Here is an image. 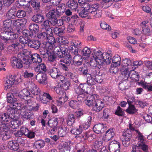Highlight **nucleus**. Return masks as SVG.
Masks as SVG:
<instances>
[{
    "instance_id": "1",
    "label": "nucleus",
    "mask_w": 152,
    "mask_h": 152,
    "mask_svg": "<svg viewBox=\"0 0 152 152\" xmlns=\"http://www.w3.org/2000/svg\"><path fill=\"white\" fill-rule=\"evenodd\" d=\"M29 56L25 53H21L18 54L17 58L13 57L11 59V63L14 68L21 69L23 67V64L29 66L30 65L29 60Z\"/></svg>"
},
{
    "instance_id": "2",
    "label": "nucleus",
    "mask_w": 152,
    "mask_h": 152,
    "mask_svg": "<svg viewBox=\"0 0 152 152\" xmlns=\"http://www.w3.org/2000/svg\"><path fill=\"white\" fill-rule=\"evenodd\" d=\"M11 30H4V31L0 34V38L3 42L6 44L10 42L11 40L17 39L16 34H15Z\"/></svg>"
},
{
    "instance_id": "3",
    "label": "nucleus",
    "mask_w": 152,
    "mask_h": 152,
    "mask_svg": "<svg viewBox=\"0 0 152 152\" xmlns=\"http://www.w3.org/2000/svg\"><path fill=\"white\" fill-rule=\"evenodd\" d=\"M0 118L4 122H7L9 126L12 129H17L18 127L17 122L13 120L8 114L6 113L0 114Z\"/></svg>"
},
{
    "instance_id": "4",
    "label": "nucleus",
    "mask_w": 152,
    "mask_h": 152,
    "mask_svg": "<svg viewBox=\"0 0 152 152\" xmlns=\"http://www.w3.org/2000/svg\"><path fill=\"white\" fill-rule=\"evenodd\" d=\"M93 51L92 55L94 61L96 62V65H101L103 52L97 49L94 50Z\"/></svg>"
},
{
    "instance_id": "5",
    "label": "nucleus",
    "mask_w": 152,
    "mask_h": 152,
    "mask_svg": "<svg viewBox=\"0 0 152 152\" xmlns=\"http://www.w3.org/2000/svg\"><path fill=\"white\" fill-rule=\"evenodd\" d=\"M43 47L46 49V51H43L42 50H39V53L40 56L43 58H45L47 57L48 55L50 53V50L53 48V47L49 43L46 44L44 45Z\"/></svg>"
},
{
    "instance_id": "6",
    "label": "nucleus",
    "mask_w": 152,
    "mask_h": 152,
    "mask_svg": "<svg viewBox=\"0 0 152 152\" xmlns=\"http://www.w3.org/2000/svg\"><path fill=\"white\" fill-rule=\"evenodd\" d=\"M25 102L26 105L23 106L21 107L23 108L30 111H36L38 110L39 106L38 104H36V106H35L32 104L31 100L30 99H28L27 101Z\"/></svg>"
},
{
    "instance_id": "7",
    "label": "nucleus",
    "mask_w": 152,
    "mask_h": 152,
    "mask_svg": "<svg viewBox=\"0 0 152 152\" xmlns=\"http://www.w3.org/2000/svg\"><path fill=\"white\" fill-rule=\"evenodd\" d=\"M27 42L28 46L29 48L35 50H38L39 48L41 43L39 41L34 39H27Z\"/></svg>"
},
{
    "instance_id": "8",
    "label": "nucleus",
    "mask_w": 152,
    "mask_h": 152,
    "mask_svg": "<svg viewBox=\"0 0 152 152\" xmlns=\"http://www.w3.org/2000/svg\"><path fill=\"white\" fill-rule=\"evenodd\" d=\"M109 53H103L102 60V64H109L111 63L112 60V54L110 52L111 51H109Z\"/></svg>"
},
{
    "instance_id": "9",
    "label": "nucleus",
    "mask_w": 152,
    "mask_h": 152,
    "mask_svg": "<svg viewBox=\"0 0 152 152\" xmlns=\"http://www.w3.org/2000/svg\"><path fill=\"white\" fill-rule=\"evenodd\" d=\"M14 75H9L8 77H6L4 87L5 89H7L10 88L12 85L15 83Z\"/></svg>"
},
{
    "instance_id": "10",
    "label": "nucleus",
    "mask_w": 152,
    "mask_h": 152,
    "mask_svg": "<svg viewBox=\"0 0 152 152\" xmlns=\"http://www.w3.org/2000/svg\"><path fill=\"white\" fill-rule=\"evenodd\" d=\"M45 17L42 13H35L31 18V20L36 23H41L44 20Z\"/></svg>"
},
{
    "instance_id": "11",
    "label": "nucleus",
    "mask_w": 152,
    "mask_h": 152,
    "mask_svg": "<svg viewBox=\"0 0 152 152\" xmlns=\"http://www.w3.org/2000/svg\"><path fill=\"white\" fill-rule=\"evenodd\" d=\"M30 95V93L29 91L26 89H24L19 92L18 96L20 99H24L25 102L28 99V98Z\"/></svg>"
},
{
    "instance_id": "12",
    "label": "nucleus",
    "mask_w": 152,
    "mask_h": 152,
    "mask_svg": "<svg viewBox=\"0 0 152 152\" xmlns=\"http://www.w3.org/2000/svg\"><path fill=\"white\" fill-rule=\"evenodd\" d=\"M39 97L41 102L46 104L49 100H51L52 98L49 94L41 93L39 95Z\"/></svg>"
},
{
    "instance_id": "13",
    "label": "nucleus",
    "mask_w": 152,
    "mask_h": 152,
    "mask_svg": "<svg viewBox=\"0 0 152 152\" xmlns=\"http://www.w3.org/2000/svg\"><path fill=\"white\" fill-rule=\"evenodd\" d=\"M104 125L102 123H100L94 125L93 128V131L97 134L102 133L104 132Z\"/></svg>"
},
{
    "instance_id": "14",
    "label": "nucleus",
    "mask_w": 152,
    "mask_h": 152,
    "mask_svg": "<svg viewBox=\"0 0 152 152\" xmlns=\"http://www.w3.org/2000/svg\"><path fill=\"white\" fill-rule=\"evenodd\" d=\"M35 71L38 73H45L47 71L45 64L44 63L39 64L35 67Z\"/></svg>"
},
{
    "instance_id": "15",
    "label": "nucleus",
    "mask_w": 152,
    "mask_h": 152,
    "mask_svg": "<svg viewBox=\"0 0 152 152\" xmlns=\"http://www.w3.org/2000/svg\"><path fill=\"white\" fill-rule=\"evenodd\" d=\"M115 129H110L107 130L106 132L105 140L106 141H108L113 138L115 134Z\"/></svg>"
},
{
    "instance_id": "16",
    "label": "nucleus",
    "mask_w": 152,
    "mask_h": 152,
    "mask_svg": "<svg viewBox=\"0 0 152 152\" xmlns=\"http://www.w3.org/2000/svg\"><path fill=\"white\" fill-rule=\"evenodd\" d=\"M20 115L23 118L27 119H31L32 118V114L30 112L27 111L22 107L20 108Z\"/></svg>"
},
{
    "instance_id": "17",
    "label": "nucleus",
    "mask_w": 152,
    "mask_h": 152,
    "mask_svg": "<svg viewBox=\"0 0 152 152\" xmlns=\"http://www.w3.org/2000/svg\"><path fill=\"white\" fill-rule=\"evenodd\" d=\"M50 75L51 77L54 79H56L57 76L61 72L58 68L53 67L50 69L49 70Z\"/></svg>"
},
{
    "instance_id": "18",
    "label": "nucleus",
    "mask_w": 152,
    "mask_h": 152,
    "mask_svg": "<svg viewBox=\"0 0 152 152\" xmlns=\"http://www.w3.org/2000/svg\"><path fill=\"white\" fill-rule=\"evenodd\" d=\"M31 58V59L34 63L38 62V63L42 62V59L40 55L37 53L33 54L30 55V57L29 56V58Z\"/></svg>"
},
{
    "instance_id": "19",
    "label": "nucleus",
    "mask_w": 152,
    "mask_h": 152,
    "mask_svg": "<svg viewBox=\"0 0 152 152\" xmlns=\"http://www.w3.org/2000/svg\"><path fill=\"white\" fill-rule=\"evenodd\" d=\"M121 73V77L123 78V81L128 80L130 79V72H129L127 68H126L124 70H123L122 69Z\"/></svg>"
},
{
    "instance_id": "20",
    "label": "nucleus",
    "mask_w": 152,
    "mask_h": 152,
    "mask_svg": "<svg viewBox=\"0 0 152 152\" xmlns=\"http://www.w3.org/2000/svg\"><path fill=\"white\" fill-rule=\"evenodd\" d=\"M73 64L75 66H78L81 65L82 64L83 59L80 55H76L73 58Z\"/></svg>"
},
{
    "instance_id": "21",
    "label": "nucleus",
    "mask_w": 152,
    "mask_h": 152,
    "mask_svg": "<svg viewBox=\"0 0 152 152\" xmlns=\"http://www.w3.org/2000/svg\"><path fill=\"white\" fill-rule=\"evenodd\" d=\"M96 98L94 95H91L89 98H87L85 103L86 105L88 106H93L95 103Z\"/></svg>"
},
{
    "instance_id": "22",
    "label": "nucleus",
    "mask_w": 152,
    "mask_h": 152,
    "mask_svg": "<svg viewBox=\"0 0 152 152\" xmlns=\"http://www.w3.org/2000/svg\"><path fill=\"white\" fill-rule=\"evenodd\" d=\"M66 6L72 10H76L78 5L77 2L75 0H69L66 3Z\"/></svg>"
},
{
    "instance_id": "23",
    "label": "nucleus",
    "mask_w": 152,
    "mask_h": 152,
    "mask_svg": "<svg viewBox=\"0 0 152 152\" xmlns=\"http://www.w3.org/2000/svg\"><path fill=\"white\" fill-rule=\"evenodd\" d=\"M45 145V141L40 139L36 140L33 144L34 146L38 149H40L43 148Z\"/></svg>"
},
{
    "instance_id": "24",
    "label": "nucleus",
    "mask_w": 152,
    "mask_h": 152,
    "mask_svg": "<svg viewBox=\"0 0 152 152\" xmlns=\"http://www.w3.org/2000/svg\"><path fill=\"white\" fill-rule=\"evenodd\" d=\"M6 130L1 131L0 133V137L3 140H7L10 139L11 137L10 131Z\"/></svg>"
},
{
    "instance_id": "25",
    "label": "nucleus",
    "mask_w": 152,
    "mask_h": 152,
    "mask_svg": "<svg viewBox=\"0 0 152 152\" xmlns=\"http://www.w3.org/2000/svg\"><path fill=\"white\" fill-rule=\"evenodd\" d=\"M27 22V20L25 18L17 19L13 22V25L15 26H23Z\"/></svg>"
},
{
    "instance_id": "26",
    "label": "nucleus",
    "mask_w": 152,
    "mask_h": 152,
    "mask_svg": "<svg viewBox=\"0 0 152 152\" xmlns=\"http://www.w3.org/2000/svg\"><path fill=\"white\" fill-rule=\"evenodd\" d=\"M36 79L40 83H44L47 80L46 76L44 73H38L36 75Z\"/></svg>"
},
{
    "instance_id": "27",
    "label": "nucleus",
    "mask_w": 152,
    "mask_h": 152,
    "mask_svg": "<svg viewBox=\"0 0 152 152\" xmlns=\"http://www.w3.org/2000/svg\"><path fill=\"white\" fill-rule=\"evenodd\" d=\"M55 46L53 47L54 52L56 54L57 57L60 58H64V55L61 51V46L58 45Z\"/></svg>"
},
{
    "instance_id": "28",
    "label": "nucleus",
    "mask_w": 152,
    "mask_h": 152,
    "mask_svg": "<svg viewBox=\"0 0 152 152\" xmlns=\"http://www.w3.org/2000/svg\"><path fill=\"white\" fill-rule=\"evenodd\" d=\"M30 91L32 94L34 95H37L41 93L40 89L34 84L31 85Z\"/></svg>"
},
{
    "instance_id": "29",
    "label": "nucleus",
    "mask_w": 152,
    "mask_h": 152,
    "mask_svg": "<svg viewBox=\"0 0 152 152\" xmlns=\"http://www.w3.org/2000/svg\"><path fill=\"white\" fill-rule=\"evenodd\" d=\"M16 13L15 9L14 8H11L7 12L6 16L8 19H14L16 17Z\"/></svg>"
},
{
    "instance_id": "30",
    "label": "nucleus",
    "mask_w": 152,
    "mask_h": 152,
    "mask_svg": "<svg viewBox=\"0 0 152 152\" xmlns=\"http://www.w3.org/2000/svg\"><path fill=\"white\" fill-rule=\"evenodd\" d=\"M12 23V20L10 19H8L3 21V27L4 30H12V28L11 25Z\"/></svg>"
},
{
    "instance_id": "31",
    "label": "nucleus",
    "mask_w": 152,
    "mask_h": 152,
    "mask_svg": "<svg viewBox=\"0 0 152 152\" xmlns=\"http://www.w3.org/2000/svg\"><path fill=\"white\" fill-rule=\"evenodd\" d=\"M139 84L140 85L144 88L147 89L148 91H152V85L147 83L143 80L140 81L138 82Z\"/></svg>"
},
{
    "instance_id": "32",
    "label": "nucleus",
    "mask_w": 152,
    "mask_h": 152,
    "mask_svg": "<svg viewBox=\"0 0 152 152\" xmlns=\"http://www.w3.org/2000/svg\"><path fill=\"white\" fill-rule=\"evenodd\" d=\"M69 130L67 127H61L58 129V134L61 137H64Z\"/></svg>"
},
{
    "instance_id": "33",
    "label": "nucleus",
    "mask_w": 152,
    "mask_h": 152,
    "mask_svg": "<svg viewBox=\"0 0 152 152\" xmlns=\"http://www.w3.org/2000/svg\"><path fill=\"white\" fill-rule=\"evenodd\" d=\"M39 26L36 23H31L29 26V29L33 34H36L39 30Z\"/></svg>"
},
{
    "instance_id": "34",
    "label": "nucleus",
    "mask_w": 152,
    "mask_h": 152,
    "mask_svg": "<svg viewBox=\"0 0 152 152\" xmlns=\"http://www.w3.org/2000/svg\"><path fill=\"white\" fill-rule=\"evenodd\" d=\"M65 29L63 26L61 28L55 27L53 29L54 32L56 35L61 36L64 34Z\"/></svg>"
},
{
    "instance_id": "35",
    "label": "nucleus",
    "mask_w": 152,
    "mask_h": 152,
    "mask_svg": "<svg viewBox=\"0 0 152 152\" xmlns=\"http://www.w3.org/2000/svg\"><path fill=\"white\" fill-rule=\"evenodd\" d=\"M8 145L9 148L11 150L17 151L19 148V144L15 141H10Z\"/></svg>"
},
{
    "instance_id": "36",
    "label": "nucleus",
    "mask_w": 152,
    "mask_h": 152,
    "mask_svg": "<svg viewBox=\"0 0 152 152\" xmlns=\"http://www.w3.org/2000/svg\"><path fill=\"white\" fill-rule=\"evenodd\" d=\"M23 35L25 37H27V39H31L34 38L36 36L34 34L33 32L30 31L28 30H23Z\"/></svg>"
},
{
    "instance_id": "37",
    "label": "nucleus",
    "mask_w": 152,
    "mask_h": 152,
    "mask_svg": "<svg viewBox=\"0 0 152 152\" xmlns=\"http://www.w3.org/2000/svg\"><path fill=\"white\" fill-rule=\"evenodd\" d=\"M75 117L73 114H69L68 116L67 120V124L68 126H73L75 123Z\"/></svg>"
},
{
    "instance_id": "38",
    "label": "nucleus",
    "mask_w": 152,
    "mask_h": 152,
    "mask_svg": "<svg viewBox=\"0 0 152 152\" xmlns=\"http://www.w3.org/2000/svg\"><path fill=\"white\" fill-rule=\"evenodd\" d=\"M6 44L9 45L10 47H12L15 49L18 48L20 45V43L17 42L15 39L11 40L10 42L7 43Z\"/></svg>"
},
{
    "instance_id": "39",
    "label": "nucleus",
    "mask_w": 152,
    "mask_h": 152,
    "mask_svg": "<svg viewBox=\"0 0 152 152\" xmlns=\"http://www.w3.org/2000/svg\"><path fill=\"white\" fill-rule=\"evenodd\" d=\"M135 147H137L139 149L142 150L143 152H147L148 149V145L145 144V142L141 143V144H137L136 145L134 146Z\"/></svg>"
},
{
    "instance_id": "40",
    "label": "nucleus",
    "mask_w": 152,
    "mask_h": 152,
    "mask_svg": "<svg viewBox=\"0 0 152 152\" xmlns=\"http://www.w3.org/2000/svg\"><path fill=\"white\" fill-rule=\"evenodd\" d=\"M121 59V57L118 56H114L112 60V65L115 66H117L120 65Z\"/></svg>"
},
{
    "instance_id": "41",
    "label": "nucleus",
    "mask_w": 152,
    "mask_h": 152,
    "mask_svg": "<svg viewBox=\"0 0 152 152\" xmlns=\"http://www.w3.org/2000/svg\"><path fill=\"white\" fill-rule=\"evenodd\" d=\"M58 122L57 118H53L49 120L47 123L48 125L50 127H56Z\"/></svg>"
},
{
    "instance_id": "42",
    "label": "nucleus",
    "mask_w": 152,
    "mask_h": 152,
    "mask_svg": "<svg viewBox=\"0 0 152 152\" xmlns=\"http://www.w3.org/2000/svg\"><path fill=\"white\" fill-rule=\"evenodd\" d=\"M130 79H132L133 81H137L139 80V76L138 73L134 71H130Z\"/></svg>"
},
{
    "instance_id": "43",
    "label": "nucleus",
    "mask_w": 152,
    "mask_h": 152,
    "mask_svg": "<svg viewBox=\"0 0 152 152\" xmlns=\"http://www.w3.org/2000/svg\"><path fill=\"white\" fill-rule=\"evenodd\" d=\"M87 84L89 86H93L95 84V80L93 78L91 74H88L87 75Z\"/></svg>"
},
{
    "instance_id": "44",
    "label": "nucleus",
    "mask_w": 152,
    "mask_h": 152,
    "mask_svg": "<svg viewBox=\"0 0 152 152\" xmlns=\"http://www.w3.org/2000/svg\"><path fill=\"white\" fill-rule=\"evenodd\" d=\"M64 57L65 58L63 60V61L67 66H69L70 64L72 65H73L72 57L71 55H69L68 56H65L64 58Z\"/></svg>"
},
{
    "instance_id": "45",
    "label": "nucleus",
    "mask_w": 152,
    "mask_h": 152,
    "mask_svg": "<svg viewBox=\"0 0 152 152\" xmlns=\"http://www.w3.org/2000/svg\"><path fill=\"white\" fill-rule=\"evenodd\" d=\"M83 94L84 93L88 94H91V88L90 87H88L86 84H81Z\"/></svg>"
},
{
    "instance_id": "46",
    "label": "nucleus",
    "mask_w": 152,
    "mask_h": 152,
    "mask_svg": "<svg viewBox=\"0 0 152 152\" xmlns=\"http://www.w3.org/2000/svg\"><path fill=\"white\" fill-rule=\"evenodd\" d=\"M136 133L137 134L136 137L138 141L137 144H141L145 142L144 137L142 134L139 131H136Z\"/></svg>"
},
{
    "instance_id": "47",
    "label": "nucleus",
    "mask_w": 152,
    "mask_h": 152,
    "mask_svg": "<svg viewBox=\"0 0 152 152\" xmlns=\"http://www.w3.org/2000/svg\"><path fill=\"white\" fill-rule=\"evenodd\" d=\"M37 37L40 40L44 41L47 38V34L45 32H41L37 34Z\"/></svg>"
},
{
    "instance_id": "48",
    "label": "nucleus",
    "mask_w": 152,
    "mask_h": 152,
    "mask_svg": "<svg viewBox=\"0 0 152 152\" xmlns=\"http://www.w3.org/2000/svg\"><path fill=\"white\" fill-rule=\"evenodd\" d=\"M137 110L134 106L132 104H129V107L126 110V111L129 114H133Z\"/></svg>"
},
{
    "instance_id": "49",
    "label": "nucleus",
    "mask_w": 152,
    "mask_h": 152,
    "mask_svg": "<svg viewBox=\"0 0 152 152\" xmlns=\"http://www.w3.org/2000/svg\"><path fill=\"white\" fill-rule=\"evenodd\" d=\"M79 3L81 4V6L82 8V10H86L89 12L91 6L88 3L84 1L83 3Z\"/></svg>"
},
{
    "instance_id": "50",
    "label": "nucleus",
    "mask_w": 152,
    "mask_h": 152,
    "mask_svg": "<svg viewBox=\"0 0 152 152\" xmlns=\"http://www.w3.org/2000/svg\"><path fill=\"white\" fill-rule=\"evenodd\" d=\"M83 131L81 125L79 126V128L76 129H73L70 130V132L75 135H78L80 134Z\"/></svg>"
},
{
    "instance_id": "51",
    "label": "nucleus",
    "mask_w": 152,
    "mask_h": 152,
    "mask_svg": "<svg viewBox=\"0 0 152 152\" xmlns=\"http://www.w3.org/2000/svg\"><path fill=\"white\" fill-rule=\"evenodd\" d=\"M31 5L34 10H38L40 7V2L37 0L32 1L31 2Z\"/></svg>"
},
{
    "instance_id": "52",
    "label": "nucleus",
    "mask_w": 152,
    "mask_h": 152,
    "mask_svg": "<svg viewBox=\"0 0 152 152\" xmlns=\"http://www.w3.org/2000/svg\"><path fill=\"white\" fill-rule=\"evenodd\" d=\"M77 11L79 16L82 18H86L88 16V14L89 15V12H88V11L82 10L81 9L80 10L78 9Z\"/></svg>"
},
{
    "instance_id": "53",
    "label": "nucleus",
    "mask_w": 152,
    "mask_h": 152,
    "mask_svg": "<svg viewBox=\"0 0 152 152\" xmlns=\"http://www.w3.org/2000/svg\"><path fill=\"white\" fill-rule=\"evenodd\" d=\"M122 135L124 137V138L129 139L131 140L132 138V132L131 130L129 129H127L124 131V132H123Z\"/></svg>"
},
{
    "instance_id": "54",
    "label": "nucleus",
    "mask_w": 152,
    "mask_h": 152,
    "mask_svg": "<svg viewBox=\"0 0 152 152\" xmlns=\"http://www.w3.org/2000/svg\"><path fill=\"white\" fill-rule=\"evenodd\" d=\"M93 71L94 73H96V75L95 76V80L96 81L99 83H101L103 82V77L102 76V75H98L97 74V72L96 70L94 69H93Z\"/></svg>"
},
{
    "instance_id": "55",
    "label": "nucleus",
    "mask_w": 152,
    "mask_h": 152,
    "mask_svg": "<svg viewBox=\"0 0 152 152\" xmlns=\"http://www.w3.org/2000/svg\"><path fill=\"white\" fill-rule=\"evenodd\" d=\"M56 11L55 10H50L46 15V17L49 20L56 17Z\"/></svg>"
},
{
    "instance_id": "56",
    "label": "nucleus",
    "mask_w": 152,
    "mask_h": 152,
    "mask_svg": "<svg viewBox=\"0 0 152 152\" xmlns=\"http://www.w3.org/2000/svg\"><path fill=\"white\" fill-rule=\"evenodd\" d=\"M63 152H69L70 149V143L68 142H64L62 147Z\"/></svg>"
},
{
    "instance_id": "57",
    "label": "nucleus",
    "mask_w": 152,
    "mask_h": 152,
    "mask_svg": "<svg viewBox=\"0 0 152 152\" xmlns=\"http://www.w3.org/2000/svg\"><path fill=\"white\" fill-rule=\"evenodd\" d=\"M89 15L92 17L93 18H97L101 17V13L99 10L92 12L91 11V13L89 14Z\"/></svg>"
},
{
    "instance_id": "58",
    "label": "nucleus",
    "mask_w": 152,
    "mask_h": 152,
    "mask_svg": "<svg viewBox=\"0 0 152 152\" xmlns=\"http://www.w3.org/2000/svg\"><path fill=\"white\" fill-rule=\"evenodd\" d=\"M7 102L10 103L15 102L16 101V99L14 98L13 94L11 93L7 94Z\"/></svg>"
},
{
    "instance_id": "59",
    "label": "nucleus",
    "mask_w": 152,
    "mask_h": 152,
    "mask_svg": "<svg viewBox=\"0 0 152 152\" xmlns=\"http://www.w3.org/2000/svg\"><path fill=\"white\" fill-rule=\"evenodd\" d=\"M142 31L143 34L147 35H150L151 33L149 27L146 25L142 26Z\"/></svg>"
},
{
    "instance_id": "60",
    "label": "nucleus",
    "mask_w": 152,
    "mask_h": 152,
    "mask_svg": "<svg viewBox=\"0 0 152 152\" xmlns=\"http://www.w3.org/2000/svg\"><path fill=\"white\" fill-rule=\"evenodd\" d=\"M80 105V102L75 100H71L69 102V106L73 109H76Z\"/></svg>"
},
{
    "instance_id": "61",
    "label": "nucleus",
    "mask_w": 152,
    "mask_h": 152,
    "mask_svg": "<svg viewBox=\"0 0 152 152\" xmlns=\"http://www.w3.org/2000/svg\"><path fill=\"white\" fill-rule=\"evenodd\" d=\"M61 51L63 53L64 55V56L65 55H66L67 53L68 52L69 47L67 45H61Z\"/></svg>"
},
{
    "instance_id": "62",
    "label": "nucleus",
    "mask_w": 152,
    "mask_h": 152,
    "mask_svg": "<svg viewBox=\"0 0 152 152\" xmlns=\"http://www.w3.org/2000/svg\"><path fill=\"white\" fill-rule=\"evenodd\" d=\"M61 83V86L64 90L66 91L68 89L70 85V82L69 80H66Z\"/></svg>"
},
{
    "instance_id": "63",
    "label": "nucleus",
    "mask_w": 152,
    "mask_h": 152,
    "mask_svg": "<svg viewBox=\"0 0 152 152\" xmlns=\"http://www.w3.org/2000/svg\"><path fill=\"white\" fill-rule=\"evenodd\" d=\"M78 71L80 72L81 74L83 75H86L89 74L88 72V68L85 66L80 67L78 69Z\"/></svg>"
},
{
    "instance_id": "64",
    "label": "nucleus",
    "mask_w": 152,
    "mask_h": 152,
    "mask_svg": "<svg viewBox=\"0 0 152 152\" xmlns=\"http://www.w3.org/2000/svg\"><path fill=\"white\" fill-rule=\"evenodd\" d=\"M91 51L89 48H84L82 50L81 54L83 56H89L90 55Z\"/></svg>"
}]
</instances>
